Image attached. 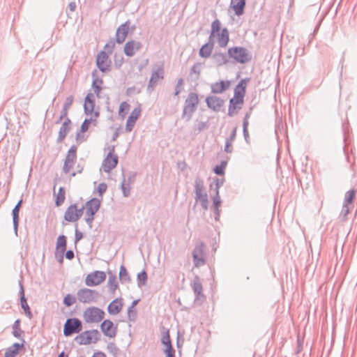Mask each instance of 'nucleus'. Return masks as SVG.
Listing matches in <instances>:
<instances>
[{"label": "nucleus", "mask_w": 357, "mask_h": 357, "mask_svg": "<svg viewBox=\"0 0 357 357\" xmlns=\"http://www.w3.org/2000/svg\"><path fill=\"white\" fill-rule=\"evenodd\" d=\"M224 102V100L215 96H209L206 98L207 107L214 112L220 111Z\"/></svg>", "instance_id": "nucleus-13"}, {"label": "nucleus", "mask_w": 357, "mask_h": 357, "mask_svg": "<svg viewBox=\"0 0 357 357\" xmlns=\"http://www.w3.org/2000/svg\"><path fill=\"white\" fill-rule=\"evenodd\" d=\"M108 54L105 51H101L98 54L96 58V64L99 70L105 73L109 70V61H108Z\"/></svg>", "instance_id": "nucleus-12"}, {"label": "nucleus", "mask_w": 357, "mask_h": 357, "mask_svg": "<svg viewBox=\"0 0 357 357\" xmlns=\"http://www.w3.org/2000/svg\"><path fill=\"white\" fill-rule=\"evenodd\" d=\"M220 30V22L218 20H214L211 24V31L209 36V39L213 40V38L216 33H219Z\"/></svg>", "instance_id": "nucleus-42"}, {"label": "nucleus", "mask_w": 357, "mask_h": 357, "mask_svg": "<svg viewBox=\"0 0 357 357\" xmlns=\"http://www.w3.org/2000/svg\"><path fill=\"white\" fill-rule=\"evenodd\" d=\"M95 102L93 99V95L92 93H88L85 98L84 104V113L86 115L91 114L94 110Z\"/></svg>", "instance_id": "nucleus-27"}, {"label": "nucleus", "mask_w": 357, "mask_h": 357, "mask_svg": "<svg viewBox=\"0 0 357 357\" xmlns=\"http://www.w3.org/2000/svg\"><path fill=\"white\" fill-rule=\"evenodd\" d=\"M70 119L69 118H66L59 130V135L56 139V142L58 143L62 142L63 139L66 138L68 132L70 130Z\"/></svg>", "instance_id": "nucleus-19"}, {"label": "nucleus", "mask_w": 357, "mask_h": 357, "mask_svg": "<svg viewBox=\"0 0 357 357\" xmlns=\"http://www.w3.org/2000/svg\"><path fill=\"white\" fill-rule=\"evenodd\" d=\"M245 3L246 0H231V6L238 16L243 15Z\"/></svg>", "instance_id": "nucleus-29"}, {"label": "nucleus", "mask_w": 357, "mask_h": 357, "mask_svg": "<svg viewBox=\"0 0 357 357\" xmlns=\"http://www.w3.org/2000/svg\"><path fill=\"white\" fill-rule=\"evenodd\" d=\"M213 62L218 67L227 64L229 61L228 54L222 52H215L212 55Z\"/></svg>", "instance_id": "nucleus-22"}, {"label": "nucleus", "mask_w": 357, "mask_h": 357, "mask_svg": "<svg viewBox=\"0 0 357 357\" xmlns=\"http://www.w3.org/2000/svg\"><path fill=\"white\" fill-rule=\"evenodd\" d=\"M135 178H136V173L130 172L128 176V178L126 179V185H130L132 183H133L135 181Z\"/></svg>", "instance_id": "nucleus-58"}, {"label": "nucleus", "mask_w": 357, "mask_h": 357, "mask_svg": "<svg viewBox=\"0 0 357 357\" xmlns=\"http://www.w3.org/2000/svg\"><path fill=\"white\" fill-rule=\"evenodd\" d=\"M213 205L214 208H219L221 205V199L218 190L213 198Z\"/></svg>", "instance_id": "nucleus-50"}, {"label": "nucleus", "mask_w": 357, "mask_h": 357, "mask_svg": "<svg viewBox=\"0 0 357 357\" xmlns=\"http://www.w3.org/2000/svg\"><path fill=\"white\" fill-rule=\"evenodd\" d=\"M192 286L193 291L197 298L201 296H204L202 294V282L200 281L199 276L196 275L194 278Z\"/></svg>", "instance_id": "nucleus-33"}, {"label": "nucleus", "mask_w": 357, "mask_h": 357, "mask_svg": "<svg viewBox=\"0 0 357 357\" xmlns=\"http://www.w3.org/2000/svg\"><path fill=\"white\" fill-rule=\"evenodd\" d=\"M107 189V185L105 183H100L97 188L98 192L100 196H102L104 192H106Z\"/></svg>", "instance_id": "nucleus-57"}, {"label": "nucleus", "mask_w": 357, "mask_h": 357, "mask_svg": "<svg viewBox=\"0 0 357 357\" xmlns=\"http://www.w3.org/2000/svg\"><path fill=\"white\" fill-rule=\"evenodd\" d=\"M122 176H123V180L121 183V189L122 190L123 197H128L130 195V185H126V178H125V175H124L123 172L122 173Z\"/></svg>", "instance_id": "nucleus-43"}, {"label": "nucleus", "mask_w": 357, "mask_h": 357, "mask_svg": "<svg viewBox=\"0 0 357 357\" xmlns=\"http://www.w3.org/2000/svg\"><path fill=\"white\" fill-rule=\"evenodd\" d=\"M76 212L77 205L71 204L67 208L64 213V219L68 222H76L77 220V215H76Z\"/></svg>", "instance_id": "nucleus-28"}, {"label": "nucleus", "mask_w": 357, "mask_h": 357, "mask_svg": "<svg viewBox=\"0 0 357 357\" xmlns=\"http://www.w3.org/2000/svg\"><path fill=\"white\" fill-rule=\"evenodd\" d=\"M107 349L108 351L112 354L114 357H117L120 353V349L116 347V344L114 342H109Z\"/></svg>", "instance_id": "nucleus-46"}, {"label": "nucleus", "mask_w": 357, "mask_h": 357, "mask_svg": "<svg viewBox=\"0 0 357 357\" xmlns=\"http://www.w3.org/2000/svg\"><path fill=\"white\" fill-rule=\"evenodd\" d=\"M164 352L166 355V357H175V350L174 348H165Z\"/></svg>", "instance_id": "nucleus-64"}, {"label": "nucleus", "mask_w": 357, "mask_h": 357, "mask_svg": "<svg viewBox=\"0 0 357 357\" xmlns=\"http://www.w3.org/2000/svg\"><path fill=\"white\" fill-rule=\"evenodd\" d=\"M20 285V303H21V307L24 310V313L26 315L31 319L32 317V314L30 310V307L27 303L26 299L24 296V291L22 285V281L19 282Z\"/></svg>", "instance_id": "nucleus-20"}, {"label": "nucleus", "mask_w": 357, "mask_h": 357, "mask_svg": "<svg viewBox=\"0 0 357 357\" xmlns=\"http://www.w3.org/2000/svg\"><path fill=\"white\" fill-rule=\"evenodd\" d=\"M22 343H14L12 346L6 349L4 357H15L20 352V349L24 347V340L21 338Z\"/></svg>", "instance_id": "nucleus-23"}, {"label": "nucleus", "mask_w": 357, "mask_h": 357, "mask_svg": "<svg viewBox=\"0 0 357 357\" xmlns=\"http://www.w3.org/2000/svg\"><path fill=\"white\" fill-rule=\"evenodd\" d=\"M77 158V146L73 145L68 151L65 161L68 162L74 163Z\"/></svg>", "instance_id": "nucleus-37"}, {"label": "nucleus", "mask_w": 357, "mask_h": 357, "mask_svg": "<svg viewBox=\"0 0 357 357\" xmlns=\"http://www.w3.org/2000/svg\"><path fill=\"white\" fill-rule=\"evenodd\" d=\"M13 335L17 338H21L22 335L24 334V331L20 328V320L17 319L13 325Z\"/></svg>", "instance_id": "nucleus-38"}, {"label": "nucleus", "mask_w": 357, "mask_h": 357, "mask_svg": "<svg viewBox=\"0 0 357 357\" xmlns=\"http://www.w3.org/2000/svg\"><path fill=\"white\" fill-rule=\"evenodd\" d=\"M94 215H95L86 213L85 211V218H84V220H85L86 222L89 225L90 228L92 227V223H93V220H94Z\"/></svg>", "instance_id": "nucleus-54"}, {"label": "nucleus", "mask_w": 357, "mask_h": 357, "mask_svg": "<svg viewBox=\"0 0 357 357\" xmlns=\"http://www.w3.org/2000/svg\"><path fill=\"white\" fill-rule=\"evenodd\" d=\"M22 199H20L15 206L12 211L13 223L15 234L17 235V228L19 225V213L22 206Z\"/></svg>", "instance_id": "nucleus-25"}, {"label": "nucleus", "mask_w": 357, "mask_h": 357, "mask_svg": "<svg viewBox=\"0 0 357 357\" xmlns=\"http://www.w3.org/2000/svg\"><path fill=\"white\" fill-rule=\"evenodd\" d=\"M66 250V237L64 235H60L57 238L56 245V255L59 253L60 259L59 262H62L63 260V254Z\"/></svg>", "instance_id": "nucleus-16"}, {"label": "nucleus", "mask_w": 357, "mask_h": 357, "mask_svg": "<svg viewBox=\"0 0 357 357\" xmlns=\"http://www.w3.org/2000/svg\"><path fill=\"white\" fill-rule=\"evenodd\" d=\"M114 148L108 153L107 157L102 162V169L105 172L109 173L112 169L115 168L118 164V156L113 155Z\"/></svg>", "instance_id": "nucleus-10"}, {"label": "nucleus", "mask_w": 357, "mask_h": 357, "mask_svg": "<svg viewBox=\"0 0 357 357\" xmlns=\"http://www.w3.org/2000/svg\"><path fill=\"white\" fill-rule=\"evenodd\" d=\"M77 297L81 303H91L97 301L100 294L96 290L83 288L77 291Z\"/></svg>", "instance_id": "nucleus-6"}, {"label": "nucleus", "mask_w": 357, "mask_h": 357, "mask_svg": "<svg viewBox=\"0 0 357 357\" xmlns=\"http://www.w3.org/2000/svg\"><path fill=\"white\" fill-rule=\"evenodd\" d=\"M349 213V208L347 204H344L342 208V211L340 212V216L343 219H345L347 215Z\"/></svg>", "instance_id": "nucleus-55"}, {"label": "nucleus", "mask_w": 357, "mask_h": 357, "mask_svg": "<svg viewBox=\"0 0 357 357\" xmlns=\"http://www.w3.org/2000/svg\"><path fill=\"white\" fill-rule=\"evenodd\" d=\"M100 329L105 336L110 338H114L116 335L117 326H114V323L109 319H105L102 322Z\"/></svg>", "instance_id": "nucleus-11"}, {"label": "nucleus", "mask_w": 357, "mask_h": 357, "mask_svg": "<svg viewBox=\"0 0 357 357\" xmlns=\"http://www.w3.org/2000/svg\"><path fill=\"white\" fill-rule=\"evenodd\" d=\"M214 46L213 40L205 43L199 50V54L202 58H208L211 56Z\"/></svg>", "instance_id": "nucleus-31"}, {"label": "nucleus", "mask_w": 357, "mask_h": 357, "mask_svg": "<svg viewBox=\"0 0 357 357\" xmlns=\"http://www.w3.org/2000/svg\"><path fill=\"white\" fill-rule=\"evenodd\" d=\"M250 81L249 78L242 79L238 84L236 86L235 89L236 91H240L243 94L245 95V89L248 82Z\"/></svg>", "instance_id": "nucleus-44"}, {"label": "nucleus", "mask_w": 357, "mask_h": 357, "mask_svg": "<svg viewBox=\"0 0 357 357\" xmlns=\"http://www.w3.org/2000/svg\"><path fill=\"white\" fill-rule=\"evenodd\" d=\"M107 287L112 294H115L119 284L116 280V276L111 273H109V278L107 280Z\"/></svg>", "instance_id": "nucleus-35"}, {"label": "nucleus", "mask_w": 357, "mask_h": 357, "mask_svg": "<svg viewBox=\"0 0 357 357\" xmlns=\"http://www.w3.org/2000/svg\"><path fill=\"white\" fill-rule=\"evenodd\" d=\"M236 132H237V127H234L232 129L229 137L226 139V141L233 143L236 137Z\"/></svg>", "instance_id": "nucleus-59"}, {"label": "nucleus", "mask_w": 357, "mask_h": 357, "mask_svg": "<svg viewBox=\"0 0 357 357\" xmlns=\"http://www.w3.org/2000/svg\"><path fill=\"white\" fill-rule=\"evenodd\" d=\"M195 193L196 200H199L204 210L208 209V199L206 192H204V182L199 177L195 181Z\"/></svg>", "instance_id": "nucleus-3"}, {"label": "nucleus", "mask_w": 357, "mask_h": 357, "mask_svg": "<svg viewBox=\"0 0 357 357\" xmlns=\"http://www.w3.org/2000/svg\"><path fill=\"white\" fill-rule=\"evenodd\" d=\"M214 182L215 183V192H216L217 190L219 191L220 187L223 185L224 179L223 178H215L214 179Z\"/></svg>", "instance_id": "nucleus-63"}, {"label": "nucleus", "mask_w": 357, "mask_h": 357, "mask_svg": "<svg viewBox=\"0 0 357 357\" xmlns=\"http://www.w3.org/2000/svg\"><path fill=\"white\" fill-rule=\"evenodd\" d=\"M218 36V43L220 47H225L229 40V33L227 28H223L220 33H216Z\"/></svg>", "instance_id": "nucleus-30"}, {"label": "nucleus", "mask_w": 357, "mask_h": 357, "mask_svg": "<svg viewBox=\"0 0 357 357\" xmlns=\"http://www.w3.org/2000/svg\"><path fill=\"white\" fill-rule=\"evenodd\" d=\"M119 280L121 283H129L131 281L129 273L123 265H121L120 267Z\"/></svg>", "instance_id": "nucleus-36"}, {"label": "nucleus", "mask_w": 357, "mask_h": 357, "mask_svg": "<svg viewBox=\"0 0 357 357\" xmlns=\"http://www.w3.org/2000/svg\"><path fill=\"white\" fill-rule=\"evenodd\" d=\"M141 43L135 40H130L126 43L124 47L125 54L128 56H132L137 50L141 48Z\"/></svg>", "instance_id": "nucleus-21"}, {"label": "nucleus", "mask_w": 357, "mask_h": 357, "mask_svg": "<svg viewBox=\"0 0 357 357\" xmlns=\"http://www.w3.org/2000/svg\"><path fill=\"white\" fill-rule=\"evenodd\" d=\"M199 104L198 95L195 93H190L185 100L182 118L188 121L192 118L193 113L196 111Z\"/></svg>", "instance_id": "nucleus-2"}, {"label": "nucleus", "mask_w": 357, "mask_h": 357, "mask_svg": "<svg viewBox=\"0 0 357 357\" xmlns=\"http://www.w3.org/2000/svg\"><path fill=\"white\" fill-rule=\"evenodd\" d=\"M356 191L354 190H348L344 195V204H352L355 197Z\"/></svg>", "instance_id": "nucleus-45"}, {"label": "nucleus", "mask_w": 357, "mask_h": 357, "mask_svg": "<svg viewBox=\"0 0 357 357\" xmlns=\"http://www.w3.org/2000/svg\"><path fill=\"white\" fill-rule=\"evenodd\" d=\"M229 58L234 63L245 64L252 60V54L245 47L235 46L229 47L227 50Z\"/></svg>", "instance_id": "nucleus-1"}, {"label": "nucleus", "mask_w": 357, "mask_h": 357, "mask_svg": "<svg viewBox=\"0 0 357 357\" xmlns=\"http://www.w3.org/2000/svg\"><path fill=\"white\" fill-rule=\"evenodd\" d=\"M244 96H245L244 94H243L240 91H236V89H234V97L232 98L235 99V100H238V101H240V102L243 103Z\"/></svg>", "instance_id": "nucleus-56"}, {"label": "nucleus", "mask_w": 357, "mask_h": 357, "mask_svg": "<svg viewBox=\"0 0 357 357\" xmlns=\"http://www.w3.org/2000/svg\"><path fill=\"white\" fill-rule=\"evenodd\" d=\"M164 68L161 65L158 67L156 70H153L151 73V75L146 88V91L149 93H151L154 90L155 86L160 80L164 79Z\"/></svg>", "instance_id": "nucleus-7"}, {"label": "nucleus", "mask_w": 357, "mask_h": 357, "mask_svg": "<svg viewBox=\"0 0 357 357\" xmlns=\"http://www.w3.org/2000/svg\"><path fill=\"white\" fill-rule=\"evenodd\" d=\"M141 114V108L140 107H135L129 115L126 125V131L127 132H130L133 129L136 121L139 117Z\"/></svg>", "instance_id": "nucleus-15"}, {"label": "nucleus", "mask_w": 357, "mask_h": 357, "mask_svg": "<svg viewBox=\"0 0 357 357\" xmlns=\"http://www.w3.org/2000/svg\"><path fill=\"white\" fill-rule=\"evenodd\" d=\"M183 84V79L182 78H180L177 81L176 86L175 87V91H174V96H177L181 93V86Z\"/></svg>", "instance_id": "nucleus-60"}, {"label": "nucleus", "mask_w": 357, "mask_h": 357, "mask_svg": "<svg viewBox=\"0 0 357 357\" xmlns=\"http://www.w3.org/2000/svg\"><path fill=\"white\" fill-rule=\"evenodd\" d=\"M148 279V275L145 270H142L137 274V285L139 287H141L145 285Z\"/></svg>", "instance_id": "nucleus-41"}, {"label": "nucleus", "mask_w": 357, "mask_h": 357, "mask_svg": "<svg viewBox=\"0 0 357 357\" xmlns=\"http://www.w3.org/2000/svg\"><path fill=\"white\" fill-rule=\"evenodd\" d=\"M73 100H74L73 96H68L66 98V100H65V102L63 103V107H64V108H66L67 109H69L70 108L71 105H73Z\"/></svg>", "instance_id": "nucleus-53"}, {"label": "nucleus", "mask_w": 357, "mask_h": 357, "mask_svg": "<svg viewBox=\"0 0 357 357\" xmlns=\"http://www.w3.org/2000/svg\"><path fill=\"white\" fill-rule=\"evenodd\" d=\"M243 105V102L231 98L229 100L227 115L230 117H232L234 115L237 114L238 111L241 109Z\"/></svg>", "instance_id": "nucleus-24"}, {"label": "nucleus", "mask_w": 357, "mask_h": 357, "mask_svg": "<svg viewBox=\"0 0 357 357\" xmlns=\"http://www.w3.org/2000/svg\"><path fill=\"white\" fill-rule=\"evenodd\" d=\"M106 279V274L104 271H95L89 273L85 278V284L88 287H95Z\"/></svg>", "instance_id": "nucleus-8"}, {"label": "nucleus", "mask_w": 357, "mask_h": 357, "mask_svg": "<svg viewBox=\"0 0 357 357\" xmlns=\"http://www.w3.org/2000/svg\"><path fill=\"white\" fill-rule=\"evenodd\" d=\"M75 298L70 294L66 295L63 298V303L66 306L69 307L71 306L74 303H75Z\"/></svg>", "instance_id": "nucleus-49"}, {"label": "nucleus", "mask_w": 357, "mask_h": 357, "mask_svg": "<svg viewBox=\"0 0 357 357\" xmlns=\"http://www.w3.org/2000/svg\"><path fill=\"white\" fill-rule=\"evenodd\" d=\"M229 85H230L229 81L221 80L220 82H217L211 84V92L215 94L222 93V92H224L228 89V88L229 87Z\"/></svg>", "instance_id": "nucleus-18"}, {"label": "nucleus", "mask_w": 357, "mask_h": 357, "mask_svg": "<svg viewBox=\"0 0 357 357\" xmlns=\"http://www.w3.org/2000/svg\"><path fill=\"white\" fill-rule=\"evenodd\" d=\"M87 332H88L89 335L91 336V342L96 343L100 340V334L98 330H96V329L89 330V331H87Z\"/></svg>", "instance_id": "nucleus-47"}, {"label": "nucleus", "mask_w": 357, "mask_h": 357, "mask_svg": "<svg viewBox=\"0 0 357 357\" xmlns=\"http://www.w3.org/2000/svg\"><path fill=\"white\" fill-rule=\"evenodd\" d=\"M130 105L127 102H123L121 103L119 109V114L121 117L124 118L126 116L125 111L130 109Z\"/></svg>", "instance_id": "nucleus-48"}, {"label": "nucleus", "mask_w": 357, "mask_h": 357, "mask_svg": "<svg viewBox=\"0 0 357 357\" xmlns=\"http://www.w3.org/2000/svg\"><path fill=\"white\" fill-rule=\"evenodd\" d=\"M74 340L79 345H88L91 343V338L87 331L80 333L75 337Z\"/></svg>", "instance_id": "nucleus-32"}, {"label": "nucleus", "mask_w": 357, "mask_h": 357, "mask_svg": "<svg viewBox=\"0 0 357 357\" xmlns=\"http://www.w3.org/2000/svg\"><path fill=\"white\" fill-rule=\"evenodd\" d=\"M204 244L200 242L196 244L192 251L193 262L195 267H199L205 264Z\"/></svg>", "instance_id": "nucleus-9"}, {"label": "nucleus", "mask_w": 357, "mask_h": 357, "mask_svg": "<svg viewBox=\"0 0 357 357\" xmlns=\"http://www.w3.org/2000/svg\"><path fill=\"white\" fill-rule=\"evenodd\" d=\"M65 195H66V191H65L64 188L60 187L59 188V191L56 195V198L55 200V204L56 206H61L64 202V200L66 198Z\"/></svg>", "instance_id": "nucleus-40"}, {"label": "nucleus", "mask_w": 357, "mask_h": 357, "mask_svg": "<svg viewBox=\"0 0 357 357\" xmlns=\"http://www.w3.org/2000/svg\"><path fill=\"white\" fill-rule=\"evenodd\" d=\"M74 163L68 162L67 161H64V165L63 167V170L64 173L68 174L70 172V169L73 167Z\"/></svg>", "instance_id": "nucleus-62"}, {"label": "nucleus", "mask_w": 357, "mask_h": 357, "mask_svg": "<svg viewBox=\"0 0 357 357\" xmlns=\"http://www.w3.org/2000/svg\"><path fill=\"white\" fill-rule=\"evenodd\" d=\"M248 124H249V123H247L246 121L243 122V133L245 140L246 142H248V139L249 137V133H248Z\"/></svg>", "instance_id": "nucleus-61"}, {"label": "nucleus", "mask_w": 357, "mask_h": 357, "mask_svg": "<svg viewBox=\"0 0 357 357\" xmlns=\"http://www.w3.org/2000/svg\"><path fill=\"white\" fill-rule=\"evenodd\" d=\"M82 331V322L78 318H68L63 326V335L70 337L75 333H79Z\"/></svg>", "instance_id": "nucleus-4"}, {"label": "nucleus", "mask_w": 357, "mask_h": 357, "mask_svg": "<svg viewBox=\"0 0 357 357\" xmlns=\"http://www.w3.org/2000/svg\"><path fill=\"white\" fill-rule=\"evenodd\" d=\"M130 21L128 20L117 28L116 32V42L117 43L121 44L125 41L130 29Z\"/></svg>", "instance_id": "nucleus-14"}, {"label": "nucleus", "mask_w": 357, "mask_h": 357, "mask_svg": "<svg viewBox=\"0 0 357 357\" xmlns=\"http://www.w3.org/2000/svg\"><path fill=\"white\" fill-rule=\"evenodd\" d=\"M96 70H94L92 73V88L93 89L94 93L96 94L97 96H98L101 91L100 84H102V80L101 79H98L96 77Z\"/></svg>", "instance_id": "nucleus-34"}, {"label": "nucleus", "mask_w": 357, "mask_h": 357, "mask_svg": "<svg viewBox=\"0 0 357 357\" xmlns=\"http://www.w3.org/2000/svg\"><path fill=\"white\" fill-rule=\"evenodd\" d=\"M101 202L98 198H92L85 204L86 212L95 215L100 207Z\"/></svg>", "instance_id": "nucleus-17"}, {"label": "nucleus", "mask_w": 357, "mask_h": 357, "mask_svg": "<svg viewBox=\"0 0 357 357\" xmlns=\"http://www.w3.org/2000/svg\"><path fill=\"white\" fill-rule=\"evenodd\" d=\"M122 307L121 298H116L109 304L107 311L110 314L115 315L121 312Z\"/></svg>", "instance_id": "nucleus-26"}, {"label": "nucleus", "mask_w": 357, "mask_h": 357, "mask_svg": "<svg viewBox=\"0 0 357 357\" xmlns=\"http://www.w3.org/2000/svg\"><path fill=\"white\" fill-rule=\"evenodd\" d=\"M92 119H86L81 125L80 132H85L88 130L89 124L91 123Z\"/></svg>", "instance_id": "nucleus-52"}, {"label": "nucleus", "mask_w": 357, "mask_h": 357, "mask_svg": "<svg viewBox=\"0 0 357 357\" xmlns=\"http://www.w3.org/2000/svg\"><path fill=\"white\" fill-rule=\"evenodd\" d=\"M115 42L113 38H111L109 42L105 45L104 49L109 54H111L114 48Z\"/></svg>", "instance_id": "nucleus-51"}, {"label": "nucleus", "mask_w": 357, "mask_h": 357, "mask_svg": "<svg viewBox=\"0 0 357 357\" xmlns=\"http://www.w3.org/2000/svg\"><path fill=\"white\" fill-rule=\"evenodd\" d=\"M105 312L97 307H89L83 313L84 319L86 323H98L104 318Z\"/></svg>", "instance_id": "nucleus-5"}, {"label": "nucleus", "mask_w": 357, "mask_h": 357, "mask_svg": "<svg viewBox=\"0 0 357 357\" xmlns=\"http://www.w3.org/2000/svg\"><path fill=\"white\" fill-rule=\"evenodd\" d=\"M161 343L164 344L166 348H173L168 330H164L162 332Z\"/></svg>", "instance_id": "nucleus-39"}]
</instances>
